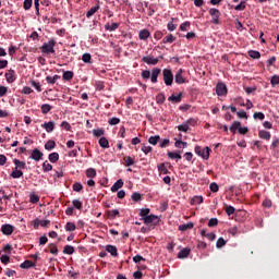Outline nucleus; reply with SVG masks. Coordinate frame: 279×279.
<instances>
[{
  "instance_id": "57",
  "label": "nucleus",
  "mask_w": 279,
  "mask_h": 279,
  "mask_svg": "<svg viewBox=\"0 0 279 279\" xmlns=\"http://www.w3.org/2000/svg\"><path fill=\"white\" fill-rule=\"evenodd\" d=\"M61 128H63V130H66L68 132H71V124L66 121H63L61 123Z\"/></svg>"
},
{
  "instance_id": "25",
  "label": "nucleus",
  "mask_w": 279,
  "mask_h": 279,
  "mask_svg": "<svg viewBox=\"0 0 279 279\" xmlns=\"http://www.w3.org/2000/svg\"><path fill=\"white\" fill-rule=\"evenodd\" d=\"M158 171L163 175H167V173H169V170L167 169V166L165 163H160L158 166Z\"/></svg>"
},
{
  "instance_id": "8",
  "label": "nucleus",
  "mask_w": 279,
  "mask_h": 279,
  "mask_svg": "<svg viewBox=\"0 0 279 279\" xmlns=\"http://www.w3.org/2000/svg\"><path fill=\"white\" fill-rule=\"evenodd\" d=\"M1 232L4 233L7 236H10L12 232H14V227L11 225H3L1 228Z\"/></svg>"
},
{
  "instance_id": "17",
  "label": "nucleus",
  "mask_w": 279,
  "mask_h": 279,
  "mask_svg": "<svg viewBox=\"0 0 279 279\" xmlns=\"http://www.w3.org/2000/svg\"><path fill=\"white\" fill-rule=\"evenodd\" d=\"M168 101H172V104H180L182 101V94H179L178 96H170Z\"/></svg>"
},
{
  "instance_id": "16",
  "label": "nucleus",
  "mask_w": 279,
  "mask_h": 279,
  "mask_svg": "<svg viewBox=\"0 0 279 279\" xmlns=\"http://www.w3.org/2000/svg\"><path fill=\"white\" fill-rule=\"evenodd\" d=\"M143 62H146V64L156 65V63L158 62V58L147 56L143 58Z\"/></svg>"
},
{
  "instance_id": "55",
  "label": "nucleus",
  "mask_w": 279,
  "mask_h": 279,
  "mask_svg": "<svg viewBox=\"0 0 279 279\" xmlns=\"http://www.w3.org/2000/svg\"><path fill=\"white\" fill-rule=\"evenodd\" d=\"M131 197L133 202H141V193L138 192L133 193Z\"/></svg>"
},
{
  "instance_id": "56",
  "label": "nucleus",
  "mask_w": 279,
  "mask_h": 279,
  "mask_svg": "<svg viewBox=\"0 0 279 279\" xmlns=\"http://www.w3.org/2000/svg\"><path fill=\"white\" fill-rule=\"evenodd\" d=\"M253 117H254V119H259V121H263L265 119V113L255 112Z\"/></svg>"
},
{
  "instance_id": "41",
  "label": "nucleus",
  "mask_w": 279,
  "mask_h": 279,
  "mask_svg": "<svg viewBox=\"0 0 279 279\" xmlns=\"http://www.w3.org/2000/svg\"><path fill=\"white\" fill-rule=\"evenodd\" d=\"M63 80H73V72L72 71H66L63 73Z\"/></svg>"
},
{
  "instance_id": "30",
  "label": "nucleus",
  "mask_w": 279,
  "mask_h": 279,
  "mask_svg": "<svg viewBox=\"0 0 279 279\" xmlns=\"http://www.w3.org/2000/svg\"><path fill=\"white\" fill-rule=\"evenodd\" d=\"M124 165L125 167H132L134 165V158L130 156L124 157Z\"/></svg>"
},
{
  "instance_id": "23",
  "label": "nucleus",
  "mask_w": 279,
  "mask_h": 279,
  "mask_svg": "<svg viewBox=\"0 0 279 279\" xmlns=\"http://www.w3.org/2000/svg\"><path fill=\"white\" fill-rule=\"evenodd\" d=\"M58 80H60V76H59V75L47 76V77H46L47 84H56V82H58Z\"/></svg>"
},
{
  "instance_id": "27",
  "label": "nucleus",
  "mask_w": 279,
  "mask_h": 279,
  "mask_svg": "<svg viewBox=\"0 0 279 279\" xmlns=\"http://www.w3.org/2000/svg\"><path fill=\"white\" fill-rule=\"evenodd\" d=\"M248 56L250 58H253V60H258V58H260V52L256 50H250Z\"/></svg>"
},
{
  "instance_id": "40",
  "label": "nucleus",
  "mask_w": 279,
  "mask_h": 279,
  "mask_svg": "<svg viewBox=\"0 0 279 279\" xmlns=\"http://www.w3.org/2000/svg\"><path fill=\"white\" fill-rule=\"evenodd\" d=\"M11 177H13L14 179L23 178V171H21V170H14V171L11 173Z\"/></svg>"
},
{
  "instance_id": "21",
  "label": "nucleus",
  "mask_w": 279,
  "mask_h": 279,
  "mask_svg": "<svg viewBox=\"0 0 279 279\" xmlns=\"http://www.w3.org/2000/svg\"><path fill=\"white\" fill-rule=\"evenodd\" d=\"M240 128H241V122L235 121L230 126V132H232L233 134H236V130H239Z\"/></svg>"
},
{
  "instance_id": "35",
  "label": "nucleus",
  "mask_w": 279,
  "mask_h": 279,
  "mask_svg": "<svg viewBox=\"0 0 279 279\" xmlns=\"http://www.w3.org/2000/svg\"><path fill=\"white\" fill-rule=\"evenodd\" d=\"M106 250L111 254V256H117V248L113 245H107Z\"/></svg>"
},
{
  "instance_id": "2",
  "label": "nucleus",
  "mask_w": 279,
  "mask_h": 279,
  "mask_svg": "<svg viewBox=\"0 0 279 279\" xmlns=\"http://www.w3.org/2000/svg\"><path fill=\"white\" fill-rule=\"evenodd\" d=\"M195 154H197V156H201V158H203L204 160H208V158H210V148H202L201 146H196Z\"/></svg>"
},
{
  "instance_id": "59",
  "label": "nucleus",
  "mask_w": 279,
  "mask_h": 279,
  "mask_svg": "<svg viewBox=\"0 0 279 279\" xmlns=\"http://www.w3.org/2000/svg\"><path fill=\"white\" fill-rule=\"evenodd\" d=\"M175 40V37L173 35H168L167 37L163 38V43H173Z\"/></svg>"
},
{
  "instance_id": "11",
  "label": "nucleus",
  "mask_w": 279,
  "mask_h": 279,
  "mask_svg": "<svg viewBox=\"0 0 279 279\" xmlns=\"http://www.w3.org/2000/svg\"><path fill=\"white\" fill-rule=\"evenodd\" d=\"M189 254H191V248L185 247L178 253V258H187Z\"/></svg>"
},
{
  "instance_id": "50",
  "label": "nucleus",
  "mask_w": 279,
  "mask_h": 279,
  "mask_svg": "<svg viewBox=\"0 0 279 279\" xmlns=\"http://www.w3.org/2000/svg\"><path fill=\"white\" fill-rule=\"evenodd\" d=\"M223 245H226V240H223V238H219L216 247L221 248Z\"/></svg>"
},
{
  "instance_id": "28",
  "label": "nucleus",
  "mask_w": 279,
  "mask_h": 279,
  "mask_svg": "<svg viewBox=\"0 0 279 279\" xmlns=\"http://www.w3.org/2000/svg\"><path fill=\"white\" fill-rule=\"evenodd\" d=\"M86 175L88 178H96L97 175V170H95L94 168H89L86 170Z\"/></svg>"
},
{
  "instance_id": "9",
  "label": "nucleus",
  "mask_w": 279,
  "mask_h": 279,
  "mask_svg": "<svg viewBox=\"0 0 279 279\" xmlns=\"http://www.w3.org/2000/svg\"><path fill=\"white\" fill-rule=\"evenodd\" d=\"M31 158H32L33 160H36V161L41 160V159H43V154H41L40 150H38V148H35V149L33 150L32 155H31Z\"/></svg>"
},
{
  "instance_id": "5",
  "label": "nucleus",
  "mask_w": 279,
  "mask_h": 279,
  "mask_svg": "<svg viewBox=\"0 0 279 279\" xmlns=\"http://www.w3.org/2000/svg\"><path fill=\"white\" fill-rule=\"evenodd\" d=\"M216 93L219 97H223V95H228V87H226V84L218 83L216 86Z\"/></svg>"
},
{
  "instance_id": "26",
  "label": "nucleus",
  "mask_w": 279,
  "mask_h": 279,
  "mask_svg": "<svg viewBox=\"0 0 279 279\" xmlns=\"http://www.w3.org/2000/svg\"><path fill=\"white\" fill-rule=\"evenodd\" d=\"M158 141H160V135L150 136L148 138L150 145H158Z\"/></svg>"
},
{
  "instance_id": "39",
  "label": "nucleus",
  "mask_w": 279,
  "mask_h": 279,
  "mask_svg": "<svg viewBox=\"0 0 279 279\" xmlns=\"http://www.w3.org/2000/svg\"><path fill=\"white\" fill-rule=\"evenodd\" d=\"M65 230H66L68 232H73V231H75V223H73V222H68V223L65 225Z\"/></svg>"
},
{
  "instance_id": "60",
  "label": "nucleus",
  "mask_w": 279,
  "mask_h": 279,
  "mask_svg": "<svg viewBox=\"0 0 279 279\" xmlns=\"http://www.w3.org/2000/svg\"><path fill=\"white\" fill-rule=\"evenodd\" d=\"M90 53H84L83 56H82V60H83V62H86V63H88V62H90Z\"/></svg>"
},
{
  "instance_id": "54",
  "label": "nucleus",
  "mask_w": 279,
  "mask_h": 279,
  "mask_svg": "<svg viewBox=\"0 0 279 279\" xmlns=\"http://www.w3.org/2000/svg\"><path fill=\"white\" fill-rule=\"evenodd\" d=\"M178 130L179 132H189V124H180Z\"/></svg>"
},
{
  "instance_id": "38",
  "label": "nucleus",
  "mask_w": 279,
  "mask_h": 279,
  "mask_svg": "<svg viewBox=\"0 0 279 279\" xmlns=\"http://www.w3.org/2000/svg\"><path fill=\"white\" fill-rule=\"evenodd\" d=\"M50 111H51V105L45 104V105L41 106V112H43V114H47V113L50 112Z\"/></svg>"
},
{
  "instance_id": "34",
  "label": "nucleus",
  "mask_w": 279,
  "mask_h": 279,
  "mask_svg": "<svg viewBox=\"0 0 279 279\" xmlns=\"http://www.w3.org/2000/svg\"><path fill=\"white\" fill-rule=\"evenodd\" d=\"M202 202H204V197H202V196H194V197L191 199V204H192V205L202 204Z\"/></svg>"
},
{
  "instance_id": "63",
  "label": "nucleus",
  "mask_w": 279,
  "mask_h": 279,
  "mask_svg": "<svg viewBox=\"0 0 279 279\" xmlns=\"http://www.w3.org/2000/svg\"><path fill=\"white\" fill-rule=\"evenodd\" d=\"M108 215L112 218L117 217L119 215V211L117 209H112L108 211Z\"/></svg>"
},
{
  "instance_id": "51",
  "label": "nucleus",
  "mask_w": 279,
  "mask_h": 279,
  "mask_svg": "<svg viewBox=\"0 0 279 279\" xmlns=\"http://www.w3.org/2000/svg\"><path fill=\"white\" fill-rule=\"evenodd\" d=\"M150 75H151V72H149V70H144L142 72L143 80H149Z\"/></svg>"
},
{
  "instance_id": "22",
  "label": "nucleus",
  "mask_w": 279,
  "mask_h": 279,
  "mask_svg": "<svg viewBox=\"0 0 279 279\" xmlns=\"http://www.w3.org/2000/svg\"><path fill=\"white\" fill-rule=\"evenodd\" d=\"M192 228H193V222H187L185 225L179 226V230H181V232H184L186 230H192Z\"/></svg>"
},
{
  "instance_id": "52",
  "label": "nucleus",
  "mask_w": 279,
  "mask_h": 279,
  "mask_svg": "<svg viewBox=\"0 0 279 279\" xmlns=\"http://www.w3.org/2000/svg\"><path fill=\"white\" fill-rule=\"evenodd\" d=\"M73 206H74V208H76L77 210H82V202H80V199H74V201H73Z\"/></svg>"
},
{
  "instance_id": "62",
  "label": "nucleus",
  "mask_w": 279,
  "mask_h": 279,
  "mask_svg": "<svg viewBox=\"0 0 279 279\" xmlns=\"http://www.w3.org/2000/svg\"><path fill=\"white\" fill-rule=\"evenodd\" d=\"M141 217H147L149 215V208H143L140 211Z\"/></svg>"
},
{
  "instance_id": "45",
  "label": "nucleus",
  "mask_w": 279,
  "mask_h": 279,
  "mask_svg": "<svg viewBox=\"0 0 279 279\" xmlns=\"http://www.w3.org/2000/svg\"><path fill=\"white\" fill-rule=\"evenodd\" d=\"M217 223H219V220L217 218H211L209 221H208V227L209 228H215V226H217Z\"/></svg>"
},
{
  "instance_id": "1",
  "label": "nucleus",
  "mask_w": 279,
  "mask_h": 279,
  "mask_svg": "<svg viewBox=\"0 0 279 279\" xmlns=\"http://www.w3.org/2000/svg\"><path fill=\"white\" fill-rule=\"evenodd\" d=\"M56 40L50 39L48 43H45L41 47H40V51L41 53H45L46 56H49V53H56Z\"/></svg>"
},
{
  "instance_id": "49",
  "label": "nucleus",
  "mask_w": 279,
  "mask_h": 279,
  "mask_svg": "<svg viewBox=\"0 0 279 279\" xmlns=\"http://www.w3.org/2000/svg\"><path fill=\"white\" fill-rule=\"evenodd\" d=\"M82 189H84V186H82V183L73 184V191H75L76 193H80V191H82Z\"/></svg>"
},
{
  "instance_id": "43",
  "label": "nucleus",
  "mask_w": 279,
  "mask_h": 279,
  "mask_svg": "<svg viewBox=\"0 0 279 279\" xmlns=\"http://www.w3.org/2000/svg\"><path fill=\"white\" fill-rule=\"evenodd\" d=\"M156 102L157 104H165V94H158L156 96Z\"/></svg>"
},
{
  "instance_id": "19",
  "label": "nucleus",
  "mask_w": 279,
  "mask_h": 279,
  "mask_svg": "<svg viewBox=\"0 0 279 279\" xmlns=\"http://www.w3.org/2000/svg\"><path fill=\"white\" fill-rule=\"evenodd\" d=\"M105 29H107L108 32H114V29H119V24L118 23H108L105 25Z\"/></svg>"
},
{
  "instance_id": "46",
  "label": "nucleus",
  "mask_w": 279,
  "mask_h": 279,
  "mask_svg": "<svg viewBox=\"0 0 279 279\" xmlns=\"http://www.w3.org/2000/svg\"><path fill=\"white\" fill-rule=\"evenodd\" d=\"M121 123V120L119 118H111L109 120V125H119Z\"/></svg>"
},
{
  "instance_id": "44",
  "label": "nucleus",
  "mask_w": 279,
  "mask_h": 279,
  "mask_svg": "<svg viewBox=\"0 0 279 279\" xmlns=\"http://www.w3.org/2000/svg\"><path fill=\"white\" fill-rule=\"evenodd\" d=\"M51 169H53V167L51 166V163H49L48 161H45L43 163V170L44 171H51Z\"/></svg>"
},
{
  "instance_id": "32",
  "label": "nucleus",
  "mask_w": 279,
  "mask_h": 279,
  "mask_svg": "<svg viewBox=\"0 0 279 279\" xmlns=\"http://www.w3.org/2000/svg\"><path fill=\"white\" fill-rule=\"evenodd\" d=\"M36 264L32 263L31 260H25L21 264L22 269H29V267H34Z\"/></svg>"
},
{
  "instance_id": "64",
  "label": "nucleus",
  "mask_w": 279,
  "mask_h": 279,
  "mask_svg": "<svg viewBox=\"0 0 279 279\" xmlns=\"http://www.w3.org/2000/svg\"><path fill=\"white\" fill-rule=\"evenodd\" d=\"M271 84H272V86H276L277 84H279V76H277V75L272 76Z\"/></svg>"
},
{
  "instance_id": "47",
  "label": "nucleus",
  "mask_w": 279,
  "mask_h": 279,
  "mask_svg": "<svg viewBox=\"0 0 279 279\" xmlns=\"http://www.w3.org/2000/svg\"><path fill=\"white\" fill-rule=\"evenodd\" d=\"M189 27H191V22H185L180 25L181 32H186V29H189Z\"/></svg>"
},
{
  "instance_id": "58",
  "label": "nucleus",
  "mask_w": 279,
  "mask_h": 279,
  "mask_svg": "<svg viewBox=\"0 0 279 279\" xmlns=\"http://www.w3.org/2000/svg\"><path fill=\"white\" fill-rule=\"evenodd\" d=\"M32 3H33L32 0H25L23 3L24 10H29V8H32Z\"/></svg>"
},
{
  "instance_id": "13",
  "label": "nucleus",
  "mask_w": 279,
  "mask_h": 279,
  "mask_svg": "<svg viewBox=\"0 0 279 279\" xmlns=\"http://www.w3.org/2000/svg\"><path fill=\"white\" fill-rule=\"evenodd\" d=\"M151 34L147 29L140 31L138 38L140 40H147Z\"/></svg>"
},
{
  "instance_id": "29",
  "label": "nucleus",
  "mask_w": 279,
  "mask_h": 279,
  "mask_svg": "<svg viewBox=\"0 0 279 279\" xmlns=\"http://www.w3.org/2000/svg\"><path fill=\"white\" fill-rule=\"evenodd\" d=\"M73 252H75V248L72 245H65L63 248V254H73Z\"/></svg>"
},
{
  "instance_id": "14",
  "label": "nucleus",
  "mask_w": 279,
  "mask_h": 279,
  "mask_svg": "<svg viewBox=\"0 0 279 279\" xmlns=\"http://www.w3.org/2000/svg\"><path fill=\"white\" fill-rule=\"evenodd\" d=\"M119 189H123V180H118L112 186H111V191L112 193H117V191H119Z\"/></svg>"
},
{
  "instance_id": "36",
  "label": "nucleus",
  "mask_w": 279,
  "mask_h": 279,
  "mask_svg": "<svg viewBox=\"0 0 279 279\" xmlns=\"http://www.w3.org/2000/svg\"><path fill=\"white\" fill-rule=\"evenodd\" d=\"M168 158H172V159L177 158V160H181L182 156L180 154H178V153L169 151L168 153Z\"/></svg>"
},
{
  "instance_id": "33",
  "label": "nucleus",
  "mask_w": 279,
  "mask_h": 279,
  "mask_svg": "<svg viewBox=\"0 0 279 279\" xmlns=\"http://www.w3.org/2000/svg\"><path fill=\"white\" fill-rule=\"evenodd\" d=\"M29 202H31V204H38V202H40V196H38L36 194H31Z\"/></svg>"
},
{
  "instance_id": "37",
  "label": "nucleus",
  "mask_w": 279,
  "mask_h": 279,
  "mask_svg": "<svg viewBox=\"0 0 279 279\" xmlns=\"http://www.w3.org/2000/svg\"><path fill=\"white\" fill-rule=\"evenodd\" d=\"M53 147H56V142H53V141H48V142L45 144V149H48V151L51 150V149H53Z\"/></svg>"
},
{
  "instance_id": "4",
  "label": "nucleus",
  "mask_w": 279,
  "mask_h": 279,
  "mask_svg": "<svg viewBox=\"0 0 279 279\" xmlns=\"http://www.w3.org/2000/svg\"><path fill=\"white\" fill-rule=\"evenodd\" d=\"M209 14L213 16L211 23H214V25H219V16H221V12L217 9H210Z\"/></svg>"
},
{
  "instance_id": "12",
  "label": "nucleus",
  "mask_w": 279,
  "mask_h": 279,
  "mask_svg": "<svg viewBox=\"0 0 279 279\" xmlns=\"http://www.w3.org/2000/svg\"><path fill=\"white\" fill-rule=\"evenodd\" d=\"M174 82L177 84H184L186 81L184 80V77L182 76V70H179L178 73L174 76Z\"/></svg>"
},
{
  "instance_id": "48",
  "label": "nucleus",
  "mask_w": 279,
  "mask_h": 279,
  "mask_svg": "<svg viewBox=\"0 0 279 279\" xmlns=\"http://www.w3.org/2000/svg\"><path fill=\"white\" fill-rule=\"evenodd\" d=\"M175 147H178L179 149H184V147H186V143L182 142V141H177L175 142Z\"/></svg>"
},
{
  "instance_id": "24",
  "label": "nucleus",
  "mask_w": 279,
  "mask_h": 279,
  "mask_svg": "<svg viewBox=\"0 0 279 279\" xmlns=\"http://www.w3.org/2000/svg\"><path fill=\"white\" fill-rule=\"evenodd\" d=\"M259 138L269 141L271 138V134H269V132H267V131H259Z\"/></svg>"
},
{
  "instance_id": "53",
  "label": "nucleus",
  "mask_w": 279,
  "mask_h": 279,
  "mask_svg": "<svg viewBox=\"0 0 279 279\" xmlns=\"http://www.w3.org/2000/svg\"><path fill=\"white\" fill-rule=\"evenodd\" d=\"M209 189L213 193H217L219 191V185L217 183H210Z\"/></svg>"
},
{
  "instance_id": "61",
  "label": "nucleus",
  "mask_w": 279,
  "mask_h": 279,
  "mask_svg": "<svg viewBox=\"0 0 279 279\" xmlns=\"http://www.w3.org/2000/svg\"><path fill=\"white\" fill-rule=\"evenodd\" d=\"M226 213L230 217V215H234V207L232 206H227L226 207Z\"/></svg>"
},
{
  "instance_id": "6",
  "label": "nucleus",
  "mask_w": 279,
  "mask_h": 279,
  "mask_svg": "<svg viewBox=\"0 0 279 279\" xmlns=\"http://www.w3.org/2000/svg\"><path fill=\"white\" fill-rule=\"evenodd\" d=\"M144 223H146V226H156V223H158V216H146L144 218Z\"/></svg>"
},
{
  "instance_id": "31",
  "label": "nucleus",
  "mask_w": 279,
  "mask_h": 279,
  "mask_svg": "<svg viewBox=\"0 0 279 279\" xmlns=\"http://www.w3.org/2000/svg\"><path fill=\"white\" fill-rule=\"evenodd\" d=\"M59 159H60V155H58V153H51L49 155L50 162H58Z\"/></svg>"
},
{
  "instance_id": "7",
  "label": "nucleus",
  "mask_w": 279,
  "mask_h": 279,
  "mask_svg": "<svg viewBox=\"0 0 279 279\" xmlns=\"http://www.w3.org/2000/svg\"><path fill=\"white\" fill-rule=\"evenodd\" d=\"M4 77L7 80V82L9 84H12L15 82L16 80V76L14 75V70H9L5 74H4Z\"/></svg>"
},
{
  "instance_id": "3",
  "label": "nucleus",
  "mask_w": 279,
  "mask_h": 279,
  "mask_svg": "<svg viewBox=\"0 0 279 279\" xmlns=\"http://www.w3.org/2000/svg\"><path fill=\"white\" fill-rule=\"evenodd\" d=\"M162 75L166 86H171V84H173V73L171 72V70L165 69L162 71Z\"/></svg>"
},
{
  "instance_id": "15",
  "label": "nucleus",
  "mask_w": 279,
  "mask_h": 279,
  "mask_svg": "<svg viewBox=\"0 0 279 279\" xmlns=\"http://www.w3.org/2000/svg\"><path fill=\"white\" fill-rule=\"evenodd\" d=\"M158 75H160V69L156 68L151 72L150 80H151L153 84H156V82H158Z\"/></svg>"
},
{
  "instance_id": "42",
  "label": "nucleus",
  "mask_w": 279,
  "mask_h": 279,
  "mask_svg": "<svg viewBox=\"0 0 279 279\" xmlns=\"http://www.w3.org/2000/svg\"><path fill=\"white\" fill-rule=\"evenodd\" d=\"M93 134H94V136H97V137L104 136L105 131H104V129H96L93 131Z\"/></svg>"
},
{
  "instance_id": "10",
  "label": "nucleus",
  "mask_w": 279,
  "mask_h": 279,
  "mask_svg": "<svg viewBox=\"0 0 279 279\" xmlns=\"http://www.w3.org/2000/svg\"><path fill=\"white\" fill-rule=\"evenodd\" d=\"M43 128L46 130V132H53V130L56 129V123L53 121L50 122H45Z\"/></svg>"
},
{
  "instance_id": "18",
  "label": "nucleus",
  "mask_w": 279,
  "mask_h": 279,
  "mask_svg": "<svg viewBox=\"0 0 279 279\" xmlns=\"http://www.w3.org/2000/svg\"><path fill=\"white\" fill-rule=\"evenodd\" d=\"M99 145H100V147H102L104 149L110 148V143L108 142V138H106V137H101V138L99 140Z\"/></svg>"
},
{
  "instance_id": "20",
  "label": "nucleus",
  "mask_w": 279,
  "mask_h": 279,
  "mask_svg": "<svg viewBox=\"0 0 279 279\" xmlns=\"http://www.w3.org/2000/svg\"><path fill=\"white\" fill-rule=\"evenodd\" d=\"M98 10H99V4L90 8V10H88L86 13L87 19H90V16H93L95 13H97Z\"/></svg>"
}]
</instances>
